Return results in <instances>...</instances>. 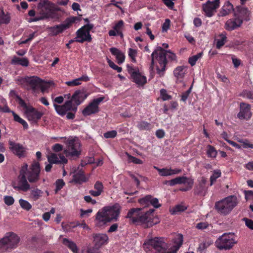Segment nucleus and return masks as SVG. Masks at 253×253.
<instances>
[{
	"mask_svg": "<svg viewBox=\"0 0 253 253\" xmlns=\"http://www.w3.org/2000/svg\"><path fill=\"white\" fill-rule=\"evenodd\" d=\"M40 166L39 162H34L29 169H28V165L25 164L20 170L18 177V185L13 182L12 186L14 189L27 192L30 189L31 183H35L40 179Z\"/></svg>",
	"mask_w": 253,
	"mask_h": 253,
	"instance_id": "1",
	"label": "nucleus"
},
{
	"mask_svg": "<svg viewBox=\"0 0 253 253\" xmlns=\"http://www.w3.org/2000/svg\"><path fill=\"white\" fill-rule=\"evenodd\" d=\"M142 210V208L131 209L128 211L126 218H129L133 223L142 224L146 227H151L158 222L154 221V209L147 211H143Z\"/></svg>",
	"mask_w": 253,
	"mask_h": 253,
	"instance_id": "2",
	"label": "nucleus"
},
{
	"mask_svg": "<svg viewBox=\"0 0 253 253\" xmlns=\"http://www.w3.org/2000/svg\"><path fill=\"white\" fill-rule=\"evenodd\" d=\"M152 64L153 68L156 66L157 74L161 77L164 75L167 64L166 57L171 60L176 59V55L170 50L166 51L162 47H158L152 53Z\"/></svg>",
	"mask_w": 253,
	"mask_h": 253,
	"instance_id": "3",
	"label": "nucleus"
},
{
	"mask_svg": "<svg viewBox=\"0 0 253 253\" xmlns=\"http://www.w3.org/2000/svg\"><path fill=\"white\" fill-rule=\"evenodd\" d=\"M19 83L35 93H45L53 85L51 81H45L37 76L26 77L19 79Z\"/></svg>",
	"mask_w": 253,
	"mask_h": 253,
	"instance_id": "4",
	"label": "nucleus"
},
{
	"mask_svg": "<svg viewBox=\"0 0 253 253\" xmlns=\"http://www.w3.org/2000/svg\"><path fill=\"white\" fill-rule=\"evenodd\" d=\"M176 240V245L170 248L162 238H152L149 240L148 244L154 249L155 253H175L182 244V235L178 234Z\"/></svg>",
	"mask_w": 253,
	"mask_h": 253,
	"instance_id": "5",
	"label": "nucleus"
},
{
	"mask_svg": "<svg viewBox=\"0 0 253 253\" xmlns=\"http://www.w3.org/2000/svg\"><path fill=\"white\" fill-rule=\"evenodd\" d=\"M120 213V210L117 206L105 207L97 212L96 220L102 224L116 221L118 220Z\"/></svg>",
	"mask_w": 253,
	"mask_h": 253,
	"instance_id": "6",
	"label": "nucleus"
},
{
	"mask_svg": "<svg viewBox=\"0 0 253 253\" xmlns=\"http://www.w3.org/2000/svg\"><path fill=\"white\" fill-rule=\"evenodd\" d=\"M15 100L25 109V113L29 121L36 122L41 118L42 114L36 110L30 105L29 99L26 96H15Z\"/></svg>",
	"mask_w": 253,
	"mask_h": 253,
	"instance_id": "7",
	"label": "nucleus"
},
{
	"mask_svg": "<svg viewBox=\"0 0 253 253\" xmlns=\"http://www.w3.org/2000/svg\"><path fill=\"white\" fill-rule=\"evenodd\" d=\"M83 101L81 100L80 96H68V100L62 105H58L54 104V107L56 112L60 115L64 116L66 112L72 111L76 112L77 110V106Z\"/></svg>",
	"mask_w": 253,
	"mask_h": 253,
	"instance_id": "8",
	"label": "nucleus"
},
{
	"mask_svg": "<svg viewBox=\"0 0 253 253\" xmlns=\"http://www.w3.org/2000/svg\"><path fill=\"white\" fill-rule=\"evenodd\" d=\"M238 203L237 197L232 195L216 202L215 203L214 208L220 214L227 215L232 211Z\"/></svg>",
	"mask_w": 253,
	"mask_h": 253,
	"instance_id": "9",
	"label": "nucleus"
},
{
	"mask_svg": "<svg viewBox=\"0 0 253 253\" xmlns=\"http://www.w3.org/2000/svg\"><path fill=\"white\" fill-rule=\"evenodd\" d=\"M20 238L15 233L12 232L6 233L0 239V250L2 252L11 250L17 247Z\"/></svg>",
	"mask_w": 253,
	"mask_h": 253,
	"instance_id": "10",
	"label": "nucleus"
},
{
	"mask_svg": "<svg viewBox=\"0 0 253 253\" xmlns=\"http://www.w3.org/2000/svg\"><path fill=\"white\" fill-rule=\"evenodd\" d=\"M66 148L64 152L68 157H79L81 154V143L77 137H70L66 141Z\"/></svg>",
	"mask_w": 253,
	"mask_h": 253,
	"instance_id": "11",
	"label": "nucleus"
},
{
	"mask_svg": "<svg viewBox=\"0 0 253 253\" xmlns=\"http://www.w3.org/2000/svg\"><path fill=\"white\" fill-rule=\"evenodd\" d=\"M232 233H225L219 237L215 241V246L219 250H230L237 243Z\"/></svg>",
	"mask_w": 253,
	"mask_h": 253,
	"instance_id": "12",
	"label": "nucleus"
},
{
	"mask_svg": "<svg viewBox=\"0 0 253 253\" xmlns=\"http://www.w3.org/2000/svg\"><path fill=\"white\" fill-rule=\"evenodd\" d=\"M94 25L90 23H87L76 32V42L83 43L84 42H90L91 37L90 31L93 29Z\"/></svg>",
	"mask_w": 253,
	"mask_h": 253,
	"instance_id": "13",
	"label": "nucleus"
},
{
	"mask_svg": "<svg viewBox=\"0 0 253 253\" xmlns=\"http://www.w3.org/2000/svg\"><path fill=\"white\" fill-rule=\"evenodd\" d=\"M104 97L94 98L90 101L86 107L82 110V113L84 117L97 114L99 111V105L104 100Z\"/></svg>",
	"mask_w": 253,
	"mask_h": 253,
	"instance_id": "14",
	"label": "nucleus"
},
{
	"mask_svg": "<svg viewBox=\"0 0 253 253\" xmlns=\"http://www.w3.org/2000/svg\"><path fill=\"white\" fill-rule=\"evenodd\" d=\"M128 72L133 81L138 85H143L146 83V78L139 71L130 65L127 66Z\"/></svg>",
	"mask_w": 253,
	"mask_h": 253,
	"instance_id": "15",
	"label": "nucleus"
},
{
	"mask_svg": "<svg viewBox=\"0 0 253 253\" xmlns=\"http://www.w3.org/2000/svg\"><path fill=\"white\" fill-rule=\"evenodd\" d=\"M76 20V17H75L69 18L63 23L51 27L50 32L53 35H57L69 28L72 24L75 22Z\"/></svg>",
	"mask_w": 253,
	"mask_h": 253,
	"instance_id": "16",
	"label": "nucleus"
},
{
	"mask_svg": "<svg viewBox=\"0 0 253 253\" xmlns=\"http://www.w3.org/2000/svg\"><path fill=\"white\" fill-rule=\"evenodd\" d=\"M54 6V3L48 0H39L37 7L39 12L42 11L44 13H47L49 14V18H52L53 17V9Z\"/></svg>",
	"mask_w": 253,
	"mask_h": 253,
	"instance_id": "17",
	"label": "nucleus"
},
{
	"mask_svg": "<svg viewBox=\"0 0 253 253\" xmlns=\"http://www.w3.org/2000/svg\"><path fill=\"white\" fill-rule=\"evenodd\" d=\"M8 144L10 150L15 155L19 158H23L26 156L27 149L22 144L11 140L8 141Z\"/></svg>",
	"mask_w": 253,
	"mask_h": 253,
	"instance_id": "18",
	"label": "nucleus"
},
{
	"mask_svg": "<svg viewBox=\"0 0 253 253\" xmlns=\"http://www.w3.org/2000/svg\"><path fill=\"white\" fill-rule=\"evenodd\" d=\"M219 1L220 0L208 1L203 5V9L206 16L211 17L214 14L219 6Z\"/></svg>",
	"mask_w": 253,
	"mask_h": 253,
	"instance_id": "19",
	"label": "nucleus"
},
{
	"mask_svg": "<svg viewBox=\"0 0 253 253\" xmlns=\"http://www.w3.org/2000/svg\"><path fill=\"white\" fill-rule=\"evenodd\" d=\"M252 115L251 106L248 104L241 103L240 112L237 114V117L241 120H249L251 119Z\"/></svg>",
	"mask_w": 253,
	"mask_h": 253,
	"instance_id": "20",
	"label": "nucleus"
},
{
	"mask_svg": "<svg viewBox=\"0 0 253 253\" xmlns=\"http://www.w3.org/2000/svg\"><path fill=\"white\" fill-rule=\"evenodd\" d=\"M187 68L185 66H178L173 71L176 83H182L187 73Z\"/></svg>",
	"mask_w": 253,
	"mask_h": 253,
	"instance_id": "21",
	"label": "nucleus"
},
{
	"mask_svg": "<svg viewBox=\"0 0 253 253\" xmlns=\"http://www.w3.org/2000/svg\"><path fill=\"white\" fill-rule=\"evenodd\" d=\"M170 186H174L178 184H185L187 186H189L190 188H191L193 181L192 180H190L187 177L185 176H179L170 180L169 181Z\"/></svg>",
	"mask_w": 253,
	"mask_h": 253,
	"instance_id": "22",
	"label": "nucleus"
},
{
	"mask_svg": "<svg viewBox=\"0 0 253 253\" xmlns=\"http://www.w3.org/2000/svg\"><path fill=\"white\" fill-rule=\"evenodd\" d=\"M206 179L205 178L202 177L201 181L194 189V194L195 195L202 196H205L207 190V188L206 187Z\"/></svg>",
	"mask_w": 253,
	"mask_h": 253,
	"instance_id": "23",
	"label": "nucleus"
},
{
	"mask_svg": "<svg viewBox=\"0 0 253 253\" xmlns=\"http://www.w3.org/2000/svg\"><path fill=\"white\" fill-rule=\"evenodd\" d=\"M93 238L95 245L97 248H99L106 243L108 240L107 235L102 233L95 234L93 236Z\"/></svg>",
	"mask_w": 253,
	"mask_h": 253,
	"instance_id": "24",
	"label": "nucleus"
},
{
	"mask_svg": "<svg viewBox=\"0 0 253 253\" xmlns=\"http://www.w3.org/2000/svg\"><path fill=\"white\" fill-rule=\"evenodd\" d=\"M73 181L76 183H82L87 181L88 178L86 177L84 171L82 169H78L73 172Z\"/></svg>",
	"mask_w": 253,
	"mask_h": 253,
	"instance_id": "25",
	"label": "nucleus"
},
{
	"mask_svg": "<svg viewBox=\"0 0 253 253\" xmlns=\"http://www.w3.org/2000/svg\"><path fill=\"white\" fill-rule=\"evenodd\" d=\"M242 24V19L240 18H236L234 20H229L225 24V28L228 31H232L235 28L240 27Z\"/></svg>",
	"mask_w": 253,
	"mask_h": 253,
	"instance_id": "26",
	"label": "nucleus"
},
{
	"mask_svg": "<svg viewBox=\"0 0 253 253\" xmlns=\"http://www.w3.org/2000/svg\"><path fill=\"white\" fill-rule=\"evenodd\" d=\"M110 51L113 55L115 56L119 64H121L124 62L125 56L122 51L115 47L111 48Z\"/></svg>",
	"mask_w": 253,
	"mask_h": 253,
	"instance_id": "27",
	"label": "nucleus"
},
{
	"mask_svg": "<svg viewBox=\"0 0 253 253\" xmlns=\"http://www.w3.org/2000/svg\"><path fill=\"white\" fill-rule=\"evenodd\" d=\"M89 77L86 75H83L80 78L74 79L72 81H68L66 82V84L68 86H74L81 84L82 82H86L89 80Z\"/></svg>",
	"mask_w": 253,
	"mask_h": 253,
	"instance_id": "28",
	"label": "nucleus"
},
{
	"mask_svg": "<svg viewBox=\"0 0 253 253\" xmlns=\"http://www.w3.org/2000/svg\"><path fill=\"white\" fill-rule=\"evenodd\" d=\"M233 10V5L229 1H226L221 9L220 15L222 16H226L232 12Z\"/></svg>",
	"mask_w": 253,
	"mask_h": 253,
	"instance_id": "29",
	"label": "nucleus"
},
{
	"mask_svg": "<svg viewBox=\"0 0 253 253\" xmlns=\"http://www.w3.org/2000/svg\"><path fill=\"white\" fill-rule=\"evenodd\" d=\"M49 14L47 13H44L42 11L38 12L35 17L30 18L28 20L29 23L35 22L40 20H43L49 18Z\"/></svg>",
	"mask_w": 253,
	"mask_h": 253,
	"instance_id": "30",
	"label": "nucleus"
},
{
	"mask_svg": "<svg viewBox=\"0 0 253 253\" xmlns=\"http://www.w3.org/2000/svg\"><path fill=\"white\" fill-rule=\"evenodd\" d=\"M11 63L14 65H20L22 66L27 67L28 66L29 61L26 57L20 58L14 56L11 60Z\"/></svg>",
	"mask_w": 253,
	"mask_h": 253,
	"instance_id": "31",
	"label": "nucleus"
},
{
	"mask_svg": "<svg viewBox=\"0 0 253 253\" xmlns=\"http://www.w3.org/2000/svg\"><path fill=\"white\" fill-rule=\"evenodd\" d=\"M63 243L71 250L74 253H78V248L74 242L67 238H64L63 240Z\"/></svg>",
	"mask_w": 253,
	"mask_h": 253,
	"instance_id": "32",
	"label": "nucleus"
},
{
	"mask_svg": "<svg viewBox=\"0 0 253 253\" xmlns=\"http://www.w3.org/2000/svg\"><path fill=\"white\" fill-rule=\"evenodd\" d=\"M42 191L40 189L38 188L34 189L31 191L30 197L34 201H37L42 196Z\"/></svg>",
	"mask_w": 253,
	"mask_h": 253,
	"instance_id": "33",
	"label": "nucleus"
},
{
	"mask_svg": "<svg viewBox=\"0 0 253 253\" xmlns=\"http://www.w3.org/2000/svg\"><path fill=\"white\" fill-rule=\"evenodd\" d=\"M151 195H148L145 197L138 200L139 203L144 208L149 207L150 205Z\"/></svg>",
	"mask_w": 253,
	"mask_h": 253,
	"instance_id": "34",
	"label": "nucleus"
},
{
	"mask_svg": "<svg viewBox=\"0 0 253 253\" xmlns=\"http://www.w3.org/2000/svg\"><path fill=\"white\" fill-rule=\"evenodd\" d=\"M227 37L225 34L222 33L219 36V38L216 40V46L217 48H220L226 42Z\"/></svg>",
	"mask_w": 253,
	"mask_h": 253,
	"instance_id": "35",
	"label": "nucleus"
},
{
	"mask_svg": "<svg viewBox=\"0 0 253 253\" xmlns=\"http://www.w3.org/2000/svg\"><path fill=\"white\" fill-rule=\"evenodd\" d=\"M221 172L219 169L214 170L210 177V186H212L216 181L217 178L221 176Z\"/></svg>",
	"mask_w": 253,
	"mask_h": 253,
	"instance_id": "36",
	"label": "nucleus"
},
{
	"mask_svg": "<svg viewBox=\"0 0 253 253\" xmlns=\"http://www.w3.org/2000/svg\"><path fill=\"white\" fill-rule=\"evenodd\" d=\"M187 207L182 205H177L171 210L170 212L172 214H176L179 212L184 211Z\"/></svg>",
	"mask_w": 253,
	"mask_h": 253,
	"instance_id": "37",
	"label": "nucleus"
},
{
	"mask_svg": "<svg viewBox=\"0 0 253 253\" xmlns=\"http://www.w3.org/2000/svg\"><path fill=\"white\" fill-rule=\"evenodd\" d=\"M48 162L50 164H58L59 163V159L58 156L55 153H51L47 157Z\"/></svg>",
	"mask_w": 253,
	"mask_h": 253,
	"instance_id": "38",
	"label": "nucleus"
},
{
	"mask_svg": "<svg viewBox=\"0 0 253 253\" xmlns=\"http://www.w3.org/2000/svg\"><path fill=\"white\" fill-rule=\"evenodd\" d=\"M203 53L202 52L199 53L196 55H193L189 58L188 62L192 66L195 65L197 61L201 58L202 56Z\"/></svg>",
	"mask_w": 253,
	"mask_h": 253,
	"instance_id": "39",
	"label": "nucleus"
},
{
	"mask_svg": "<svg viewBox=\"0 0 253 253\" xmlns=\"http://www.w3.org/2000/svg\"><path fill=\"white\" fill-rule=\"evenodd\" d=\"M12 113L14 117V121L22 125L24 128H27L28 125L27 123L26 122V121L21 119L18 115L15 114L14 112L12 111Z\"/></svg>",
	"mask_w": 253,
	"mask_h": 253,
	"instance_id": "40",
	"label": "nucleus"
},
{
	"mask_svg": "<svg viewBox=\"0 0 253 253\" xmlns=\"http://www.w3.org/2000/svg\"><path fill=\"white\" fill-rule=\"evenodd\" d=\"M250 15V12L247 8H242L240 11V15L237 18H240L243 20H248V18Z\"/></svg>",
	"mask_w": 253,
	"mask_h": 253,
	"instance_id": "41",
	"label": "nucleus"
},
{
	"mask_svg": "<svg viewBox=\"0 0 253 253\" xmlns=\"http://www.w3.org/2000/svg\"><path fill=\"white\" fill-rule=\"evenodd\" d=\"M19 203L21 207L26 211H29L32 208L31 205L26 200L20 199Z\"/></svg>",
	"mask_w": 253,
	"mask_h": 253,
	"instance_id": "42",
	"label": "nucleus"
},
{
	"mask_svg": "<svg viewBox=\"0 0 253 253\" xmlns=\"http://www.w3.org/2000/svg\"><path fill=\"white\" fill-rule=\"evenodd\" d=\"M207 155L209 157L215 158L217 155V151L213 146L211 145H208Z\"/></svg>",
	"mask_w": 253,
	"mask_h": 253,
	"instance_id": "43",
	"label": "nucleus"
},
{
	"mask_svg": "<svg viewBox=\"0 0 253 253\" xmlns=\"http://www.w3.org/2000/svg\"><path fill=\"white\" fill-rule=\"evenodd\" d=\"M230 56L232 59L234 67L235 68H238L240 65H241L242 62L240 59L238 58L235 55L233 54L230 55Z\"/></svg>",
	"mask_w": 253,
	"mask_h": 253,
	"instance_id": "44",
	"label": "nucleus"
},
{
	"mask_svg": "<svg viewBox=\"0 0 253 253\" xmlns=\"http://www.w3.org/2000/svg\"><path fill=\"white\" fill-rule=\"evenodd\" d=\"M10 17L8 14L3 13L0 14V24H7L10 21Z\"/></svg>",
	"mask_w": 253,
	"mask_h": 253,
	"instance_id": "45",
	"label": "nucleus"
},
{
	"mask_svg": "<svg viewBox=\"0 0 253 253\" xmlns=\"http://www.w3.org/2000/svg\"><path fill=\"white\" fill-rule=\"evenodd\" d=\"M124 22L123 20H120L118 22L116 23L113 27V29L119 32L122 31L124 27Z\"/></svg>",
	"mask_w": 253,
	"mask_h": 253,
	"instance_id": "46",
	"label": "nucleus"
},
{
	"mask_svg": "<svg viewBox=\"0 0 253 253\" xmlns=\"http://www.w3.org/2000/svg\"><path fill=\"white\" fill-rule=\"evenodd\" d=\"M56 184V189L55 190V192L57 193L59 190H60L63 186L65 185V183L62 179H58L55 183Z\"/></svg>",
	"mask_w": 253,
	"mask_h": 253,
	"instance_id": "47",
	"label": "nucleus"
},
{
	"mask_svg": "<svg viewBox=\"0 0 253 253\" xmlns=\"http://www.w3.org/2000/svg\"><path fill=\"white\" fill-rule=\"evenodd\" d=\"M128 56L132 62L136 61L135 57L137 55V50L132 48L128 49Z\"/></svg>",
	"mask_w": 253,
	"mask_h": 253,
	"instance_id": "48",
	"label": "nucleus"
},
{
	"mask_svg": "<svg viewBox=\"0 0 253 253\" xmlns=\"http://www.w3.org/2000/svg\"><path fill=\"white\" fill-rule=\"evenodd\" d=\"M160 175L162 176H166L171 175L170 169H157Z\"/></svg>",
	"mask_w": 253,
	"mask_h": 253,
	"instance_id": "49",
	"label": "nucleus"
},
{
	"mask_svg": "<svg viewBox=\"0 0 253 253\" xmlns=\"http://www.w3.org/2000/svg\"><path fill=\"white\" fill-rule=\"evenodd\" d=\"M128 158V162H132L134 164H142V161L140 159H139L137 158H135L134 157H133L128 154H127Z\"/></svg>",
	"mask_w": 253,
	"mask_h": 253,
	"instance_id": "50",
	"label": "nucleus"
},
{
	"mask_svg": "<svg viewBox=\"0 0 253 253\" xmlns=\"http://www.w3.org/2000/svg\"><path fill=\"white\" fill-rule=\"evenodd\" d=\"M117 132L116 130H111L104 133V136L106 138H113L117 135Z\"/></svg>",
	"mask_w": 253,
	"mask_h": 253,
	"instance_id": "51",
	"label": "nucleus"
},
{
	"mask_svg": "<svg viewBox=\"0 0 253 253\" xmlns=\"http://www.w3.org/2000/svg\"><path fill=\"white\" fill-rule=\"evenodd\" d=\"M208 242H203L199 244L198 250L201 253H203L205 250L210 246Z\"/></svg>",
	"mask_w": 253,
	"mask_h": 253,
	"instance_id": "52",
	"label": "nucleus"
},
{
	"mask_svg": "<svg viewBox=\"0 0 253 253\" xmlns=\"http://www.w3.org/2000/svg\"><path fill=\"white\" fill-rule=\"evenodd\" d=\"M4 203L7 206L12 205L14 202V200L12 196H5L3 198Z\"/></svg>",
	"mask_w": 253,
	"mask_h": 253,
	"instance_id": "53",
	"label": "nucleus"
},
{
	"mask_svg": "<svg viewBox=\"0 0 253 253\" xmlns=\"http://www.w3.org/2000/svg\"><path fill=\"white\" fill-rule=\"evenodd\" d=\"M107 62L109 65V66L113 69L114 70H116L118 72H121L122 71V68L118 67L115 64L111 61L110 59H107Z\"/></svg>",
	"mask_w": 253,
	"mask_h": 253,
	"instance_id": "54",
	"label": "nucleus"
},
{
	"mask_svg": "<svg viewBox=\"0 0 253 253\" xmlns=\"http://www.w3.org/2000/svg\"><path fill=\"white\" fill-rule=\"evenodd\" d=\"M210 225L207 222H202L197 223L196 227L198 229L204 230L208 228Z\"/></svg>",
	"mask_w": 253,
	"mask_h": 253,
	"instance_id": "55",
	"label": "nucleus"
},
{
	"mask_svg": "<svg viewBox=\"0 0 253 253\" xmlns=\"http://www.w3.org/2000/svg\"><path fill=\"white\" fill-rule=\"evenodd\" d=\"M150 205L153 206L155 208H158L161 207V204L159 203L158 199L153 198L151 196Z\"/></svg>",
	"mask_w": 253,
	"mask_h": 253,
	"instance_id": "56",
	"label": "nucleus"
},
{
	"mask_svg": "<svg viewBox=\"0 0 253 253\" xmlns=\"http://www.w3.org/2000/svg\"><path fill=\"white\" fill-rule=\"evenodd\" d=\"M150 124L146 122H140L137 125L138 128L140 130L146 129L149 127Z\"/></svg>",
	"mask_w": 253,
	"mask_h": 253,
	"instance_id": "57",
	"label": "nucleus"
},
{
	"mask_svg": "<svg viewBox=\"0 0 253 253\" xmlns=\"http://www.w3.org/2000/svg\"><path fill=\"white\" fill-rule=\"evenodd\" d=\"M94 188L96 190H97V191H99V192H100V193H101L103 192V184L101 182H100L99 181H97V182H96V183H95V184L94 185Z\"/></svg>",
	"mask_w": 253,
	"mask_h": 253,
	"instance_id": "58",
	"label": "nucleus"
},
{
	"mask_svg": "<svg viewBox=\"0 0 253 253\" xmlns=\"http://www.w3.org/2000/svg\"><path fill=\"white\" fill-rule=\"evenodd\" d=\"M243 220L245 221L246 225L250 229L253 230V220L247 218H244Z\"/></svg>",
	"mask_w": 253,
	"mask_h": 253,
	"instance_id": "59",
	"label": "nucleus"
},
{
	"mask_svg": "<svg viewBox=\"0 0 253 253\" xmlns=\"http://www.w3.org/2000/svg\"><path fill=\"white\" fill-rule=\"evenodd\" d=\"M239 142L243 143V147L244 148H253V144L250 143L248 140H244L242 141H239Z\"/></svg>",
	"mask_w": 253,
	"mask_h": 253,
	"instance_id": "60",
	"label": "nucleus"
},
{
	"mask_svg": "<svg viewBox=\"0 0 253 253\" xmlns=\"http://www.w3.org/2000/svg\"><path fill=\"white\" fill-rule=\"evenodd\" d=\"M170 22V20L169 19H166L162 26V30L163 32H166L169 29Z\"/></svg>",
	"mask_w": 253,
	"mask_h": 253,
	"instance_id": "61",
	"label": "nucleus"
},
{
	"mask_svg": "<svg viewBox=\"0 0 253 253\" xmlns=\"http://www.w3.org/2000/svg\"><path fill=\"white\" fill-rule=\"evenodd\" d=\"M52 149L54 151L58 152L62 150L63 146L60 144L57 143L53 146Z\"/></svg>",
	"mask_w": 253,
	"mask_h": 253,
	"instance_id": "62",
	"label": "nucleus"
},
{
	"mask_svg": "<svg viewBox=\"0 0 253 253\" xmlns=\"http://www.w3.org/2000/svg\"><path fill=\"white\" fill-rule=\"evenodd\" d=\"M118 224L114 223L112 224L108 230V233H112L117 230Z\"/></svg>",
	"mask_w": 253,
	"mask_h": 253,
	"instance_id": "63",
	"label": "nucleus"
},
{
	"mask_svg": "<svg viewBox=\"0 0 253 253\" xmlns=\"http://www.w3.org/2000/svg\"><path fill=\"white\" fill-rule=\"evenodd\" d=\"M82 253H99L98 250L95 248H88L86 250L83 251Z\"/></svg>",
	"mask_w": 253,
	"mask_h": 253,
	"instance_id": "64",
	"label": "nucleus"
}]
</instances>
